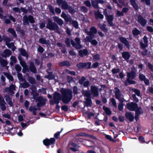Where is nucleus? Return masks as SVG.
Returning a JSON list of instances; mask_svg holds the SVG:
<instances>
[{
    "label": "nucleus",
    "mask_w": 153,
    "mask_h": 153,
    "mask_svg": "<svg viewBox=\"0 0 153 153\" xmlns=\"http://www.w3.org/2000/svg\"><path fill=\"white\" fill-rule=\"evenodd\" d=\"M61 92L62 97L60 94L55 91L53 94V99L58 102L59 103V101L62 100L64 104L69 103L72 98V91L69 89L62 88Z\"/></svg>",
    "instance_id": "obj_1"
},
{
    "label": "nucleus",
    "mask_w": 153,
    "mask_h": 153,
    "mask_svg": "<svg viewBox=\"0 0 153 153\" xmlns=\"http://www.w3.org/2000/svg\"><path fill=\"white\" fill-rule=\"evenodd\" d=\"M114 89L115 98L120 102V103L118 105V109L120 111H122L123 109L124 105L123 102L125 100L121 97L122 94L121 93L120 89L117 87H115Z\"/></svg>",
    "instance_id": "obj_2"
},
{
    "label": "nucleus",
    "mask_w": 153,
    "mask_h": 153,
    "mask_svg": "<svg viewBox=\"0 0 153 153\" xmlns=\"http://www.w3.org/2000/svg\"><path fill=\"white\" fill-rule=\"evenodd\" d=\"M46 28L51 31L56 30L57 33L60 34L58 25L55 22H53L50 19L48 20Z\"/></svg>",
    "instance_id": "obj_3"
},
{
    "label": "nucleus",
    "mask_w": 153,
    "mask_h": 153,
    "mask_svg": "<svg viewBox=\"0 0 153 153\" xmlns=\"http://www.w3.org/2000/svg\"><path fill=\"white\" fill-rule=\"evenodd\" d=\"M132 71L130 72H127V78L125 81L124 84L126 86H128L131 84H134V70L132 68Z\"/></svg>",
    "instance_id": "obj_4"
},
{
    "label": "nucleus",
    "mask_w": 153,
    "mask_h": 153,
    "mask_svg": "<svg viewBox=\"0 0 153 153\" xmlns=\"http://www.w3.org/2000/svg\"><path fill=\"white\" fill-rule=\"evenodd\" d=\"M103 13L109 26L111 27L114 26V24L113 22V21L114 19L113 15H108L107 10L106 9H105L104 10Z\"/></svg>",
    "instance_id": "obj_5"
},
{
    "label": "nucleus",
    "mask_w": 153,
    "mask_h": 153,
    "mask_svg": "<svg viewBox=\"0 0 153 153\" xmlns=\"http://www.w3.org/2000/svg\"><path fill=\"white\" fill-rule=\"evenodd\" d=\"M22 21L25 25H29V22L31 24L34 23L35 22L33 16L31 15H29L28 16L25 15L23 17Z\"/></svg>",
    "instance_id": "obj_6"
},
{
    "label": "nucleus",
    "mask_w": 153,
    "mask_h": 153,
    "mask_svg": "<svg viewBox=\"0 0 153 153\" xmlns=\"http://www.w3.org/2000/svg\"><path fill=\"white\" fill-rule=\"evenodd\" d=\"M134 111H135L134 118L137 121L139 119V115L143 113V110L140 107L138 106L137 104L134 103Z\"/></svg>",
    "instance_id": "obj_7"
},
{
    "label": "nucleus",
    "mask_w": 153,
    "mask_h": 153,
    "mask_svg": "<svg viewBox=\"0 0 153 153\" xmlns=\"http://www.w3.org/2000/svg\"><path fill=\"white\" fill-rule=\"evenodd\" d=\"M91 62H80L76 65L77 67L79 69H82L85 68L87 69L91 68Z\"/></svg>",
    "instance_id": "obj_8"
},
{
    "label": "nucleus",
    "mask_w": 153,
    "mask_h": 153,
    "mask_svg": "<svg viewBox=\"0 0 153 153\" xmlns=\"http://www.w3.org/2000/svg\"><path fill=\"white\" fill-rule=\"evenodd\" d=\"M91 92L92 96L93 97H97L99 95V92L97 87L95 85L91 86Z\"/></svg>",
    "instance_id": "obj_9"
},
{
    "label": "nucleus",
    "mask_w": 153,
    "mask_h": 153,
    "mask_svg": "<svg viewBox=\"0 0 153 153\" xmlns=\"http://www.w3.org/2000/svg\"><path fill=\"white\" fill-rule=\"evenodd\" d=\"M46 99H44L42 96H39L36 99V101L38 102L37 106L38 107H41L46 104Z\"/></svg>",
    "instance_id": "obj_10"
},
{
    "label": "nucleus",
    "mask_w": 153,
    "mask_h": 153,
    "mask_svg": "<svg viewBox=\"0 0 153 153\" xmlns=\"http://www.w3.org/2000/svg\"><path fill=\"white\" fill-rule=\"evenodd\" d=\"M86 80L84 76H82L81 78L79 80V83L85 88L87 87L90 84V81L88 80L85 81Z\"/></svg>",
    "instance_id": "obj_11"
},
{
    "label": "nucleus",
    "mask_w": 153,
    "mask_h": 153,
    "mask_svg": "<svg viewBox=\"0 0 153 153\" xmlns=\"http://www.w3.org/2000/svg\"><path fill=\"white\" fill-rule=\"evenodd\" d=\"M56 2L58 5H61L62 8L64 10H67L69 5L65 0H56Z\"/></svg>",
    "instance_id": "obj_12"
},
{
    "label": "nucleus",
    "mask_w": 153,
    "mask_h": 153,
    "mask_svg": "<svg viewBox=\"0 0 153 153\" xmlns=\"http://www.w3.org/2000/svg\"><path fill=\"white\" fill-rule=\"evenodd\" d=\"M56 140L54 138H51L50 139L46 138L43 140L44 145L47 146L50 145H52L55 143Z\"/></svg>",
    "instance_id": "obj_13"
},
{
    "label": "nucleus",
    "mask_w": 153,
    "mask_h": 153,
    "mask_svg": "<svg viewBox=\"0 0 153 153\" xmlns=\"http://www.w3.org/2000/svg\"><path fill=\"white\" fill-rule=\"evenodd\" d=\"M6 103L4 101V98L0 94V106L1 109L2 111H4L6 110Z\"/></svg>",
    "instance_id": "obj_14"
},
{
    "label": "nucleus",
    "mask_w": 153,
    "mask_h": 153,
    "mask_svg": "<svg viewBox=\"0 0 153 153\" xmlns=\"http://www.w3.org/2000/svg\"><path fill=\"white\" fill-rule=\"evenodd\" d=\"M13 11L19 13H20L22 12L24 14H26L28 12V10L23 7H20V8L17 7H14L13 8Z\"/></svg>",
    "instance_id": "obj_15"
},
{
    "label": "nucleus",
    "mask_w": 153,
    "mask_h": 153,
    "mask_svg": "<svg viewBox=\"0 0 153 153\" xmlns=\"http://www.w3.org/2000/svg\"><path fill=\"white\" fill-rule=\"evenodd\" d=\"M119 39L120 41L125 45L127 48L128 49H129L130 48V45L129 42L125 38L123 37H119Z\"/></svg>",
    "instance_id": "obj_16"
},
{
    "label": "nucleus",
    "mask_w": 153,
    "mask_h": 153,
    "mask_svg": "<svg viewBox=\"0 0 153 153\" xmlns=\"http://www.w3.org/2000/svg\"><path fill=\"white\" fill-rule=\"evenodd\" d=\"M28 69L29 71L35 74L37 72V69L34 65V63L32 62H30Z\"/></svg>",
    "instance_id": "obj_17"
},
{
    "label": "nucleus",
    "mask_w": 153,
    "mask_h": 153,
    "mask_svg": "<svg viewBox=\"0 0 153 153\" xmlns=\"http://www.w3.org/2000/svg\"><path fill=\"white\" fill-rule=\"evenodd\" d=\"M138 22L143 26H144L146 24L147 21L141 16L139 15L138 17Z\"/></svg>",
    "instance_id": "obj_18"
},
{
    "label": "nucleus",
    "mask_w": 153,
    "mask_h": 153,
    "mask_svg": "<svg viewBox=\"0 0 153 153\" xmlns=\"http://www.w3.org/2000/svg\"><path fill=\"white\" fill-rule=\"evenodd\" d=\"M79 56L81 57H83V56H86L88 55V52L86 49H83V50H80L78 51Z\"/></svg>",
    "instance_id": "obj_19"
},
{
    "label": "nucleus",
    "mask_w": 153,
    "mask_h": 153,
    "mask_svg": "<svg viewBox=\"0 0 153 153\" xmlns=\"http://www.w3.org/2000/svg\"><path fill=\"white\" fill-rule=\"evenodd\" d=\"M125 116L126 119L128 120L130 122H132L134 119V116L131 112H126L125 114Z\"/></svg>",
    "instance_id": "obj_20"
},
{
    "label": "nucleus",
    "mask_w": 153,
    "mask_h": 153,
    "mask_svg": "<svg viewBox=\"0 0 153 153\" xmlns=\"http://www.w3.org/2000/svg\"><path fill=\"white\" fill-rule=\"evenodd\" d=\"M94 15L97 19H102L104 18L103 15L100 13L99 10H98L97 12L95 11L94 12Z\"/></svg>",
    "instance_id": "obj_21"
},
{
    "label": "nucleus",
    "mask_w": 153,
    "mask_h": 153,
    "mask_svg": "<svg viewBox=\"0 0 153 153\" xmlns=\"http://www.w3.org/2000/svg\"><path fill=\"white\" fill-rule=\"evenodd\" d=\"M90 31L88 32L87 34L88 35H93L94 36V34L96 33L97 32V30L96 28L94 26H92L90 29Z\"/></svg>",
    "instance_id": "obj_22"
},
{
    "label": "nucleus",
    "mask_w": 153,
    "mask_h": 153,
    "mask_svg": "<svg viewBox=\"0 0 153 153\" xmlns=\"http://www.w3.org/2000/svg\"><path fill=\"white\" fill-rule=\"evenodd\" d=\"M53 19L54 22H56L59 26H62L64 24L63 21L57 16H54L53 17Z\"/></svg>",
    "instance_id": "obj_23"
},
{
    "label": "nucleus",
    "mask_w": 153,
    "mask_h": 153,
    "mask_svg": "<svg viewBox=\"0 0 153 153\" xmlns=\"http://www.w3.org/2000/svg\"><path fill=\"white\" fill-rule=\"evenodd\" d=\"M122 57L126 60H127L129 59L130 57V54L127 51H124L122 53Z\"/></svg>",
    "instance_id": "obj_24"
},
{
    "label": "nucleus",
    "mask_w": 153,
    "mask_h": 153,
    "mask_svg": "<svg viewBox=\"0 0 153 153\" xmlns=\"http://www.w3.org/2000/svg\"><path fill=\"white\" fill-rule=\"evenodd\" d=\"M75 40L76 42V43L77 45L76 47V49H79L82 48V45L80 44L81 41L80 39L78 37H76L75 38Z\"/></svg>",
    "instance_id": "obj_25"
},
{
    "label": "nucleus",
    "mask_w": 153,
    "mask_h": 153,
    "mask_svg": "<svg viewBox=\"0 0 153 153\" xmlns=\"http://www.w3.org/2000/svg\"><path fill=\"white\" fill-rule=\"evenodd\" d=\"M4 54L2 55L3 57L6 58L9 57L10 55L12 53L11 50L8 49H6L4 51Z\"/></svg>",
    "instance_id": "obj_26"
},
{
    "label": "nucleus",
    "mask_w": 153,
    "mask_h": 153,
    "mask_svg": "<svg viewBox=\"0 0 153 153\" xmlns=\"http://www.w3.org/2000/svg\"><path fill=\"white\" fill-rule=\"evenodd\" d=\"M91 97L87 98L86 99V101L84 102L85 105L86 107H91L92 105V101L91 99Z\"/></svg>",
    "instance_id": "obj_27"
},
{
    "label": "nucleus",
    "mask_w": 153,
    "mask_h": 153,
    "mask_svg": "<svg viewBox=\"0 0 153 153\" xmlns=\"http://www.w3.org/2000/svg\"><path fill=\"white\" fill-rule=\"evenodd\" d=\"M59 65L60 67H69L71 65L69 61L67 60H65L59 63Z\"/></svg>",
    "instance_id": "obj_28"
},
{
    "label": "nucleus",
    "mask_w": 153,
    "mask_h": 153,
    "mask_svg": "<svg viewBox=\"0 0 153 153\" xmlns=\"http://www.w3.org/2000/svg\"><path fill=\"white\" fill-rule=\"evenodd\" d=\"M39 42L42 44L48 45L49 44V41H47L45 38H41L39 39Z\"/></svg>",
    "instance_id": "obj_29"
},
{
    "label": "nucleus",
    "mask_w": 153,
    "mask_h": 153,
    "mask_svg": "<svg viewBox=\"0 0 153 153\" xmlns=\"http://www.w3.org/2000/svg\"><path fill=\"white\" fill-rule=\"evenodd\" d=\"M48 75L45 76V77L48 79L49 80H51L54 79L55 77V76L53 74L52 72H48Z\"/></svg>",
    "instance_id": "obj_30"
},
{
    "label": "nucleus",
    "mask_w": 153,
    "mask_h": 153,
    "mask_svg": "<svg viewBox=\"0 0 153 153\" xmlns=\"http://www.w3.org/2000/svg\"><path fill=\"white\" fill-rule=\"evenodd\" d=\"M102 108L106 114L108 115H110L111 114V112L109 108L106 107L105 106H103Z\"/></svg>",
    "instance_id": "obj_31"
},
{
    "label": "nucleus",
    "mask_w": 153,
    "mask_h": 153,
    "mask_svg": "<svg viewBox=\"0 0 153 153\" xmlns=\"http://www.w3.org/2000/svg\"><path fill=\"white\" fill-rule=\"evenodd\" d=\"M20 52L21 54L23 56L28 58V55L27 53L26 52L25 49L23 48H21L20 49Z\"/></svg>",
    "instance_id": "obj_32"
},
{
    "label": "nucleus",
    "mask_w": 153,
    "mask_h": 153,
    "mask_svg": "<svg viewBox=\"0 0 153 153\" xmlns=\"http://www.w3.org/2000/svg\"><path fill=\"white\" fill-rule=\"evenodd\" d=\"M127 108L131 111H134V102H132L131 104L128 103L127 104Z\"/></svg>",
    "instance_id": "obj_33"
},
{
    "label": "nucleus",
    "mask_w": 153,
    "mask_h": 153,
    "mask_svg": "<svg viewBox=\"0 0 153 153\" xmlns=\"http://www.w3.org/2000/svg\"><path fill=\"white\" fill-rule=\"evenodd\" d=\"M8 32L12 35L14 37H16L17 35L14 30L12 28H10L8 29Z\"/></svg>",
    "instance_id": "obj_34"
},
{
    "label": "nucleus",
    "mask_w": 153,
    "mask_h": 153,
    "mask_svg": "<svg viewBox=\"0 0 153 153\" xmlns=\"http://www.w3.org/2000/svg\"><path fill=\"white\" fill-rule=\"evenodd\" d=\"M83 94L87 98L91 97V91H83L82 92Z\"/></svg>",
    "instance_id": "obj_35"
},
{
    "label": "nucleus",
    "mask_w": 153,
    "mask_h": 153,
    "mask_svg": "<svg viewBox=\"0 0 153 153\" xmlns=\"http://www.w3.org/2000/svg\"><path fill=\"white\" fill-rule=\"evenodd\" d=\"M91 3L93 7L95 9L99 8L98 3L96 0L91 1Z\"/></svg>",
    "instance_id": "obj_36"
},
{
    "label": "nucleus",
    "mask_w": 153,
    "mask_h": 153,
    "mask_svg": "<svg viewBox=\"0 0 153 153\" xmlns=\"http://www.w3.org/2000/svg\"><path fill=\"white\" fill-rule=\"evenodd\" d=\"M0 63L2 67H4L7 65L8 63L6 60L3 58H0Z\"/></svg>",
    "instance_id": "obj_37"
},
{
    "label": "nucleus",
    "mask_w": 153,
    "mask_h": 153,
    "mask_svg": "<svg viewBox=\"0 0 153 153\" xmlns=\"http://www.w3.org/2000/svg\"><path fill=\"white\" fill-rule=\"evenodd\" d=\"M28 80L30 84H31L33 85L36 84V81L35 79L31 76L28 77Z\"/></svg>",
    "instance_id": "obj_38"
},
{
    "label": "nucleus",
    "mask_w": 153,
    "mask_h": 153,
    "mask_svg": "<svg viewBox=\"0 0 153 153\" xmlns=\"http://www.w3.org/2000/svg\"><path fill=\"white\" fill-rule=\"evenodd\" d=\"M4 74L6 76L7 78L9 80L11 81H13L14 80L13 77V76L11 75L10 74L8 73L5 72L4 73Z\"/></svg>",
    "instance_id": "obj_39"
},
{
    "label": "nucleus",
    "mask_w": 153,
    "mask_h": 153,
    "mask_svg": "<svg viewBox=\"0 0 153 153\" xmlns=\"http://www.w3.org/2000/svg\"><path fill=\"white\" fill-rule=\"evenodd\" d=\"M106 27V25L104 23L100 26L101 30L104 32H106L108 31V29Z\"/></svg>",
    "instance_id": "obj_40"
},
{
    "label": "nucleus",
    "mask_w": 153,
    "mask_h": 153,
    "mask_svg": "<svg viewBox=\"0 0 153 153\" xmlns=\"http://www.w3.org/2000/svg\"><path fill=\"white\" fill-rule=\"evenodd\" d=\"M62 130L63 128H62L60 131H58L54 134V138H55V139H58L59 138V137L60 136V134L62 132Z\"/></svg>",
    "instance_id": "obj_41"
},
{
    "label": "nucleus",
    "mask_w": 153,
    "mask_h": 153,
    "mask_svg": "<svg viewBox=\"0 0 153 153\" xmlns=\"http://www.w3.org/2000/svg\"><path fill=\"white\" fill-rule=\"evenodd\" d=\"M30 85L29 83L25 81L22 83L21 84L22 87L24 88H27L29 87Z\"/></svg>",
    "instance_id": "obj_42"
},
{
    "label": "nucleus",
    "mask_w": 153,
    "mask_h": 153,
    "mask_svg": "<svg viewBox=\"0 0 153 153\" xmlns=\"http://www.w3.org/2000/svg\"><path fill=\"white\" fill-rule=\"evenodd\" d=\"M70 23L72 25L73 27L77 29L78 28L79 25L77 21H72Z\"/></svg>",
    "instance_id": "obj_43"
},
{
    "label": "nucleus",
    "mask_w": 153,
    "mask_h": 153,
    "mask_svg": "<svg viewBox=\"0 0 153 153\" xmlns=\"http://www.w3.org/2000/svg\"><path fill=\"white\" fill-rule=\"evenodd\" d=\"M48 8L50 11L53 15L55 14L54 9L51 5L48 6Z\"/></svg>",
    "instance_id": "obj_44"
},
{
    "label": "nucleus",
    "mask_w": 153,
    "mask_h": 153,
    "mask_svg": "<svg viewBox=\"0 0 153 153\" xmlns=\"http://www.w3.org/2000/svg\"><path fill=\"white\" fill-rule=\"evenodd\" d=\"M94 60L98 61L100 59V55L98 54H96L93 56Z\"/></svg>",
    "instance_id": "obj_45"
},
{
    "label": "nucleus",
    "mask_w": 153,
    "mask_h": 153,
    "mask_svg": "<svg viewBox=\"0 0 153 153\" xmlns=\"http://www.w3.org/2000/svg\"><path fill=\"white\" fill-rule=\"evenodd\" d=\"M67 79L68 80L69 82L70 83L72 82L75 81V79L70 76H67Z\"/></svg>",
    "instance_id": "obj_46"
},
{
    "label": "nucleus",
    "mask_w": 153,
    "mask_h": 153,
    "mask_svg": "<svg viewBox=\"0 0 153 153\" xmlns=\"http://www.w3.org/2000/svg\"><path fill=\"white\" fill-rule=\"evenodd\" d=\"M16 70L18 72H19L21 71L22 68L19 64L16 65L15 66Z\"/></svg>",
    "instance_id": "obj_47"
},
{
    "label": "nucleus",
    "mask_w": 153,
    "mask_h": 153,
    "mask_svg": "<svg viewBox=\"0 0 153 153\" xmlns=\"http://www.w3.org/2000/svg\"><path fill=\"white\" fill-rule=\"evenodd\" d=\"M17 77L19 79L23 81L24 79L21 73L18 72L17 74Z\"/></svg>",
    "instance_id": "obj_48"
},
{
    "label": "nucleus",
    "mask_w": 153,
    "mask_h": 153,
    "mask_svg": "<svg viewBox=\"0 0 153 153\" xmlns=\"http://www.w3.org/2000/svg\"><path fill=\"white\" fill-rule=\"evenodd\" d=\"M111 71L113 74H116L120 72V69L119 68H114L112 69Z\"/></svg>",
    "instance_id": "obj_49"
},
{
    "label": "nucleus",
    "mask_w": 153,
    "mask_h": 153,
    "mask_svg": "<svg viewBox=\"0 0 153 153\" xmlns=\"http://www.w3.org/2000/svg\"><path fill=\"white\" fill-rule=\"evenodd\" d=\"M5 89H9V92H11L12 91V90H15V87L14 85H12L10 86V88H6Z\"/></svg>",
    "instance_id": "obj_50"
},
{
    "label": "nucleus",
    "mask_w": 153,
    "mask_h": 153,
    "mask_svg": "<svg viewBox=\"0 0 153 153\" xmlns=\"http://www.w3.org/2000/svg\"><path fill=\"white\" fill-rule=\"evenodd\" d=\"M80 9L81 11L84 13H87L88 11V9L84 6H81Z\"/></svg>",
    "instance_id": "obj_51"
},
{
    "label": "nucleus",
    "mask_w": 153,
    "mask_h": 153,
    "mask_svg": "<svg viewBox=\"0 0 153 153\" xmlns=\"http://www.w3.org/2000/svg\"><path fill=\"white\" fill-rule=\"evenodd\" d=\"M73 93L75 95H76L78 93V88L76 86H74L73 89Z\"/></svg>",
    "instance_id": "obj_52"
},
{
    "label": "nucleus",
    "mask_w": 153,
    "mask_h": 153,
    "mask_svg": "<svg viewBox=\"0 0 153 153\" xmlns=\"http://www.w3.org/2000/svg\"><path fill=\"white\" fill-rule=\"evenodd\" d=\"M134 93L138 97H141V96L140 91L139 90L136 89H134Z\"/></svg>",
    "instance_id": "obj_53"
},
{
    "label": "nucleus",
    "mask_w": 153,
    "mask_h": 153,
    "mask_svg": "<svg viewBox=\"0 0 153 153\" xmlns=\"http://www.w3.org/2000/svg\"><path fill=\"white\" fill-rule=\"evenodd\" d=\"M67 10H68L69 12L71 13H73L74 12V10L72 6L69 5Z\"/></svg>",
    "instance_id": "obj_54"
},
{
    "label": "nucleus",
    "mask_w": 153,
    "mask_h": 153,
    "mask_svg": "<svg viewBox=\"0 0 153 153\" xmlns=\"http://www.w3.org/2000/svg\"><path fill=\"white\" fill-rule=\"evenodd\" d=\"M118 1L119 3L121 4L122 5H120L119 4H117V5L118 7H119L120 8L122 7V5H125V3L124 1L122 0H118Z\"/></svg>",
    "instance_id": "obj_55"
},
{
    "label": "nucleus",
    "mask_w": 153,
    "mask_h": 153,
    "mask_svg": "<svg viewBox=\"0 0 153 153\" xmlns=\"http://www.w3.org/2000/svg\"><path fill=\"white\" fill-rule=\"evenodd\" d=\"M44 50L43 47L40 46H39L37 49V51L38 52L42 53L43 52Z\"/></svg>",
    "instance_id": "obj_56"
},
{
    "label": "nucleus",
    "mask_w": 153,
    "mask_h": 153,
    "mask_svg": "<svg viewBox=\"0 0 153 153\" xmlns=\"http://www.w3.org/2000/svg\"><path fill=\"white\" fill-rule=\"evenodd\" d=\"M31 94H32L33 95V96L34 99H36V97H38L39 95V94L37 93V91L32 92Z\"/></svg>",
    "instance_id": "obj_57"
},
{
    "label": "nucleus",
    "mask_w": 153,
    "mask_h": 153,
    "mask_svg": "<svg viewBox=\"0 0 153 153\" xmlns=\"http://www.w3.org/2000/svg\"><path fill=\"white\" fill-rule=\"evenodd\" d=\"M99 65V63L98 62H96L93 64L91 68H96Z\"/></svg>",
    "instance_id": "obj_58"
},
{
    "label": "nucleus",
    "mask_w": 153,
    "mask_h": 153,
    "mask_svg": "<svg viewBox=\"0 0 153 153\" xmlns=\"http://www.w3.org/2000/svg\"><path fill=\"white\" fill-rule=\"evenodd\" d=\"M65 43L67 47H69L70 46V39L69 38H67L65 40Z\"/></svg>",
    "instance_id": "obj_59"
},
{
    "label": "nucleus",
    "mask_w": 153,
    "mask_h": 153,
    "mask_svg": "<svg viewBox=\"0 0 153 153\" xmlns=\"http://www.w3.org/2000/svg\"><path fill=\"white\" fill-rule=\"evenodd\" d=\"M94 115L95 114L91 112H88V113L87 115L88 118L89 119H91V116H94Z\"/></svg>",
    "instance_id": "obj_60"
},
{
    "label": "nucleus",
    "mask_w": 153,
    "mask_h": 153,
    "mask_svg": "<svg viewBox=\"0 0 153 153\" xmlns=\"http://www.w3.org/2000/svg\"><path fill=\"white\" fill-rule=\"evenodd\" d=\"M61 109L65 111H67L68 110V107L67 105H65L62 106Z\"/></svg>",
    "instance_id": "obj_61"
},
{
    "label": "nucleus",
    "mask_w": 153,
    "mask_h": 153,
    "mask_svg": "<svg viewBox=\"0 0 153 153\" xmlns=\"http://www.w3.org/2000/svg\"><path fill=\"white\" fill-rule=\"evenodd\" d=\"M65 21L67 22H71V17L70 16H67L66 17H65L64 18Z\"/></svg>",
    "instance_id": "obj_62"
},
{
    "label": "nucleus",
    "mask_w": 153,
    "mask_h": 153,
    "mask_svg": "<svg viewBox=\"0 0 153 153\" xmlns=\"http://www.w3.org/2000/svg\"><path fill=\"white\" fill-rule=\"evenodd\" d=\"M139 78L142 81H143L146 79L145 76L142 74H139Z\"/></svg>",
    "instance_id": "obj_63"
},
{
    "label": "nucleus",
    "mask_w": 153,
    "mask_h": 153,
    "mask_svg": "<svg viewBox=\"0 0 153 153\" xmlns=\"http://www.w3.org/2000/svg\"><path fill=\"white\" fill-rule=\"evenodd\" d=\"M11 61L14 63H16L17 62V60L16 57L15 56H12L10 57Z\"/></svg>",
    "instance_id": "obj_64"
}]
</instances>
